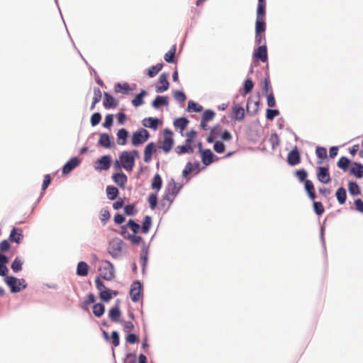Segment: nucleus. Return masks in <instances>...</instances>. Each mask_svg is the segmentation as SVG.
<instances>
[{
	"instance_id": "51",
	"label": "nucleus",
	"mask_w": 363,
	"mask_h": 363,
	"mask_svg": "<svg viewBox=\"0 0 363 363\" xmlns=\"http://www.w3.org/2000/svg\"><path fill=\"white\" fill-rule=\"evenodd\" d=\"M126 226L130 228L134 233H138L140 228V225L135 223L133 220H130Z\"/></svg>"
},
{
	"instance_id": "55",
	"label": "nucleus",
	"mask_w": 363,
	"mask_h": 363,
	"mask_svg": "<svg viewBox=\"0 0 363 363\" xmlns=\"http://www.w3.org/2000/svg\"><path fill=\"white\" fill-rule=\"evenodd\" d=\"M315 153L317 157L321 160L327 157V150L325 147H318L316 148Z\"/></svg>"
},
{
	"instance_id": "34",
	"label": "nucleus",
	"mask_w": 363,
	"mask_h": 363,
	"mask_svg": "<svg viewBox=\"0 0 363 363\" xmlns=\"http://www.w3.org/2000/svg\"><path fill=\"white\" fill-rule=\"evenodd\" d=\"M162 180L161 177L157 174L154 176L152 182V189H156L157 191H159L162 188Z\"/></svg>"
},
{
	"instance_id": "62",
	"label": "nucleus",
	"mask_w": 363,
	"mask_h": 363,
	"mask_svg": "<svg viewBox=\"0 0 363 363\" xmlns=\"http://www.w3.org/2000/svg\"><path fill=\"white\" fill-rule=\"evenodd\" d=\"M101 99V91L99 88L95 87L94 89L93 101L94 103H99Z\"/></svg>"
},
{
	"instance_id": "33",
	"label": "nucleus",
	"mask_w": 363,
	"mask_h": 363,
	"mask_svg": "<svg viewBox=\"0 0 363 363\" xmlns=\"http://www.w3.org/2000/svg\"><path fill=\"white\" fill-rule=\"evenodd\" d=\"M147 92L145 90H142L141 92L135 96L133 99L132 104L135 107H138L143 104V96H145Z\"/></svg>"
},
{
	"instance_id": "36",
	"label": "nucleus",
	"mask_w": 363,
	"mask_h": 363,
	"mask_svg": "<svg viewBox=\"0 0 363 363\" xmlns=\"http://www.w3.org/2000/svg\"><path fill=\"white\" fill-rule=\"evenodd\" d=\"M189 123V121L186 118H179L174 122L175 127L179 128L181 130H184Z\"/></svg>"
},
{
	"instance_id": "2",
	"label": "nucleus",
	"mask_w": 363,
	"mask_h": 363,
	"mask_svg": "<svg viewBox=\"0 0 363 363\" xmlns=\"http://www.w3.org/2000/svg\"><path fill=\"white\" fill-rule=\"evenodd\" d=\"M181 186H178L177 184L172 179L168 184L166 189V191L162 197V201H167L168 204L170 205L174 200L177 195L179 194Z\"/></svg>"
},
{
	"instance_id": "12",
	"label": "nucleus",
	"mask_w": 363,
	"mask_h": 363,
	"mask_svg": "<svg viewBox=\"0 0 363 363\" xmlns=\"http://www.w3.org/2000/svg\"><path fill=\"white\" fill-rule=\"evenodd\" d=\"M168 74L162 73L159 78V82L162 84L156 88L157 93H162L169 89V83L168 82Z\"/></svg>"
},
{
	"instance_id": "17",
	"label": "nucleus",
	"mask_w": 363,
	"mask_h": 363,
	"mask_svg": "<svg viewBox=\"0 0 363 363\" xmlns=\"http://www.w3.org/2000/svg\"><path fill=\"white\" fill-rule=\"evenodd\" d=\"M121 315V312L118 306H116L111 308L108 311V316H109L110 319L111 320V321H113V322H115V323L121 322V321L120 320Z\"/></svg>"
},
{
	"instance_id": "42",
	"label": "nucleus",
	"mask_w": 363,
	"mask_h": 363,
	"mask_svg": "<svg viewBox=\"0 0 363 363\" xmlns=\"http://www.w3.org/2000/svg\"><path fill=\"white\" fill-rule=\"evenodd\" d=\"M203 109V107L198 104L197 103L189 101L188 103V111H194V112H200Z\"/></svg>"
},
{
	"instance_id": "1",
	"label": "nucleus",
	"mask_w": 363,
	"mask_h": 363,
	"mask_svg": "<svg viewBox=\"0 0 363 363\" xmlns=\"http://www.w3.org/2000/svg\"><path fill=\"white\" fill-rule=\"evenodd\" d=\"M135 157H138L137 150L122 152L119 156L121 167L126 171L131 172L135 166Z\"/></svg>"
},
{
	"instance_id": "61",
	"label": "nucleus",
	"mask_w": 363,
	"mask_h": 363,
	"mask_svg": "<svg viewBox=\"0 0 363 363\" xmlns=\"http://www.w3.org/2000/svg\"><path fill=\"white\" fill-rule=\"evenodd\" d=\"M101 120V114L99 113H94L91 117V123L93 126H95L100 123Z\"/></svg>"
},
{
	"instance_id": "45",
	"label": "nucleus",
	"mask_w": 363,
	"mask_h": 363,
	"mask_svg": "<svg viewBox=\"0 0 363 363\" xmlns=\"http://www.w3.org/2000/svg\"><path fill=\"white\" fill-rule=\"evenodd\" d=\"M130 86L128 83H124L123 84L118 83L115 86V91L118 93L125 94L128 91Z\"/></svg>"
},
{
	"instance_id": "19",
	"label": "nucleus",
	"mask_w": 363,
	"mask_h": 363,
	"mask_svg": "<svg viewBox=\"0 0 363 363\" xmlns=\"http://www.w3.org/2000/svg\"><path fill=\"white\" fill-rule=\"evenodd\" d=\"M214 155L213 152L207 149L204 150L201 152V160L205 165H209L213 162Z\"/></svg>"
},
{
	"instance_id": "49",
	"label": "nucleus",
	"mask_w": 363,
	"mask_h": 363,
	"mask_svg": "<svg viewBox=\"0 0 363 363\" xmlns=\"http://www.w3.org/2000/svg\"><path fill=\"white\" fill-rule=\"evenodd\" d=\"M254 86V84L252 81L250 79H247L244 82V93L245 94H247L250 93Z\"/></svg>"
},
{
	"instance_id": "39",
	"label": "nucleus",
	"mask_w": 363,
	"mask_h": 363,
	"mask_svg": "<svg viewBox=\"0 0 363 363\" xmlns=\"http://www.w3.org/2000/svg\"><path fill=\"white\" fill-rule=\"evenodd\" d=\"M152 225V218L150 216H146L144 218L142 225V231L143 233H147Z\"/></svg>"
},
{
	"instance_id": "24",
	"label": "nucleus",
	"mask_w": 363,
	"mask_h": 363,
	"mask_svg": "<svg viewBox=\"0 0 363 363\" xmlns=\"http://www.w3.org/2000/svg\"><path fill=\"white\" fill-rule=\"evenodd\" d=\"M89 266L85 262L78 263L77 268V274L79 276L84 277L88 274Z\"/></svg>"
},
{
	"instance_id": "43",
	"label": "nucleus",
	"mask_w": 363,
	"mask_h": 363,
	"mask_svg": "<svg viewBox=\"0 0 363 363\" xmlns=\"http://www.w3.org/2000/svg\"><path fill=\"white\" fill-rule=\"evenodd\" d=\"M262 89H263V93L264 94H269L272 90V86H271V82H270V79H269V75H267L266 77H264V81H263V87H262Z\"/></svg>"
},
{
	"instance_id": "57",
	"label": "nucleus",
	"mask_w": 363,
	"mask_h": 363,
	"mask_svg": "<svg viewBox=\"0 0 363 363\" xmlns=\"http://www.w3.org/2000/svg\"><path fill=\"white\" fill-rule=\"evenodd\" d=\"M297 178L299 179L300 182H306V177H307V172L305 169H299L297 170L295 173Z\"/></svg>"
},
{
	"instance_id": "20",
	"label": "nucleus",
	"mask_w": 363,
	"mask_h": 363,
	"mask_svg": "<svg viewBox=\"0 0 363 363\" xmlns=\"http://www.w3.org/2000/svg\"><path fill=\"white\" fill-rule=\"evenodd\" d=\"M160 123V121L157 118H145L143 121V126L149 128H152L154 130H156L158 127V124Z\"/></svg>"
},
{
	"instance_id": "7",
	"label": "nucleus",
	"mask_w": 363,
	"mask_h": 363,
	"mask_svg": "<svg viewBox=\"0 0 363 363\" xmlns=\"http://www.w3.org/2000/svg\"><path fill=\"white\" fill-rule=\"evenodd\" d=\"M142 286L139 281H135L131 286L130 296L133 302L138 301L141 298Z\"/></svg>"
},
{
	"instance_id": "14",
	"label": "nucleus",
	"mask_w": 363,
	"mask_h": 363,
	"mask_svg": "<svg viewBox=\"0 0 363 363\" xmlns=\"http://www.w3.org/2000/svg\"><path fill=\"white\" fill-rule=\"evenodd\" d=\"M156 151V145L154 143H148L144 150L143 160L145 162H149L152 160V153Z\"/></svg>"
},
{
	"instance_id": "64",
	"label": "nucleus",
	"mask_w": 363,
	"mask_h": 363,
	"mask_svg": "<svg viewBox=\"0 0 363 363\" xmlns=\"http://www.w3.org/2000/svg\"><path fill=\"white\" fill-rule=\"evenodd\" d=\"M125 340L130 344H134V343L138 342L139 341L138 337L136 335L133 334V333H129L126 336Z\"/></svg>"
},
{
	"instance_id": "58",
	"label": "nucleus",
	"mask_w": 363,
	"mask_h": 363,
	"mask_svg": "<svg viewBox=\"0 0 363 363\" xmlns=\"http://www.w3.org/2000/svg\"><path fill=\"white\" fill-rule=\"evenodd\" d=\"M148 202L152 209H155L157 204V197L156 194H151L148 196Z\"/></svg>"
},
{
	"instance_id": "6",
	"label": "nucleus",
	"mask_w": 363,
	"mask_h": 363,
	"mask_svg": "<svg viewBox=\"0 0 363 363\" xmlns=\"http://www.w3.org/2000/svg\"><path fill=\"white\" fill-rule=\"evenodd\" d=\"M99 271L101 277L106 280H112L115 277L113 265L108 261L104 262Z\"/></svg>"
},
{
	"instance_id": "4",
	"label": "nucleus",
	"mask_w": 363,
	"mask_h": 363,
	"mask_svg": "<svg viewBox=\"0 0 363 363\" xmlns=\"http://www.w3.org/2000/svg\"><path fill=\"white\" fill-rule=\"evenodd\" d=\"M150 138L148 131L144 128H141L132 135L131 143L133 146H138L146 142Z\"/></svg>"
},
{
	"instance_id": "38",
	"label": "nucleus",
	"mask_w": 363,
	"mask_h": 363,
	"mask_svg": "<svg viewBox=\"0 0 363 363\" xmlns=\"http://www.w3.org/2000/svg\"><path fill=\"white\" fill-rule=\"evenodd\" d=\"M266 4H258L257 8V18L265 19Z\"/></svg>"
},
{
	"instance_id": "29",
	"label": "nucleus",
	"mask_w": 363,
	"mask_h": 363,
	"mask_svg": "<svg viewBox=\"0 0 363 363\" xmlns=\"http://www.w3.org/2000/svg\"><path fill=\"white\" fill-rule=\"evenodd\" d=\"M266 30V23L265 19H256L255 23V33H264Z\"/></svg>"
},
{
	"instance_id": "27",
	"label": "nucleus",
	"mask_w": 363,
	"mask_h": 363,
	"mask_svg": "<svg viewBox=\"0 0 363 363\" xmlns=\"http://www.w3.org/2000/svg\"><path fill=\"white\" fill-rule=\"evenodd\" d=\"M99 144L104 147H111V142L110 136L107 133H102L99 140Z\"/></svg>"
},
{
	"instance_id": "21",
	"label": "nucleus",
	"mask_w": 363,
	"mask_h": 363,
	"mask_svg": "<svg viewBox=\"0 0 363 363\" xmlns=\"http://www.w3.org/2000/svg\"><path fill=\"white\" fill-rule=\"evenodd\" d=\"M350 174L361 179L363 177V164L354 162V167L350 169Z\"/></svg>"
},
{
	"instance_id": "8",
	"label": "nucleus",
	"mask_w": 363,
	"mask_h": 363,
	"mask_svg": "<svg viewBox=\"0 0 363 363\" xmlns=\"http://www.w3.org/2000/svg\"><path fill=\"white\" fill-rule=\"evenodd\" d=\"M80 164V160L76 157L71 158L63 167L62 174L67 175L69 174L75 167Z\"/></svg>"
},
{
	"instance_id": "22",
	"label": "nucleus",
	"mask_w": 363,
	"mask_h": 363,
	"mask_svg": "<svg viewBox=\"0 0 363 363\" xmlns=\"http://www.w3.org/2000/svg\"><path fill=\"white\" fill-rule=\"evenodd\" d=\"M128 135V131L124 129L121 128L118 130L117 133V143L120 145H125L127 143V138Z\"/></svg>"
},
{
	"instance_id": "25",
	"label": "nucleus",
	"mask_w": 363,
	"mask_h": 363,
	"mask_svg": "<svg viewBox=\"0 0 363 363\" xmlns=\"http://www.w3.org/2000/svg\"><path fill=\"white\" fill-rule=\"evenodd\" d=\"M168 105V99L167 96H157L152 101V106L155 108H158L161 106Z\"/></svg>"
},
{
	"instance_id": "44",
	"label": "nucleus",
	"mask_w": 363,
	"mask_h": 363,
	"mask_svg": "<svg viewBox=\"0 0 363 363\" xmlns=\"http://www.w3.org/2000/svg\"><path fill=\"white\" fill-rule=\"evenodd\" d=\"M23 262L19 257H16L11 264V269L14 272H18L22 269Z\"/></svg>"
},
{
	"instance_id": "32",
	"label": "nucleus",
	"mask_w": 363,
	"mask_h": 363,
	"mask_svg": "<svg viewBox=\"0 0 363 363\" xmlns=\"http://www.w3.org/2000/svg\"><path fill=\"white\" fill-rule=\"evenodd\" d=\"M163 65L161 63H158L156 65L152 66L147 71V75L150 77H154L156 76L159 72L162 69Z\"/></svg>"
},
{
	"instance_id": "40",
	"label": "nucleus",
	"mask_w": 363,
	"mask_h": 363,
	"mask_svg": "<svg viewBox=\"0 0 363 363\" xmlns=\"http://www.w3.org/2000/svg\"><path fill=\"white\" fill-rule=\"evenodd\" d=\"M104 311H105V307L101 303H96L93 306V313L96 317H101L104 313Z\"/></svg>"
},
{
	"instance_id": "35",
	"label": "nucleus",
	"mask_w": 363,
	"mask_h": 363,
	"mask_svg": "<svg viewBox=\"0 0 363 363\" xmlns=\"http://www.w3.org/2000/svg\"><path fill=\"white\" fill-rule=\"evenodd\" d=\"M176 53V45H174L171 49L164 55V60L169 63L174 62V58Z\"/></svg>"
},
{
	"instance_id": "60",
	"label": "nucleus",
	"mask_w": 363,
	"mask_h": 363,
	"mask_svg": "<svg viewBox=\"0 0 363 363\" xmlns=\"http://www.w3.org/2000/svg\"><path fill=\"white\" fill-rule=\"evenodd\" d=\"M215 116V113L211 110H206L203 112L202 119L206 121H211Z\"/></svg>"
},
{
	"instance_id": "18",
	"label": "nucleus",
	"mask_w": 363,
	"mask_h": 363,
	"mask_svg": "<svg viewBox=\"0 0 363 363\" xmlns=\"http://www.w3.org/2000/svg\"><path fill=\"white\" fill-rule=\"evenodd\" d=\"M104 106L108 109L111 108H116L117 106V102L115 99L108 93H104V99L103 102Z\"/></svg>"
},
{
	"instance_id": "59",
	"label": "nucleus",
	"mask_w": 363,
	"mask_h": 363,
	"mask_svg": "<svg viewBox=\"0 0 363 363\" xmlns=\"http://www.w3.org/2000/svg\"><path fill=\"white\" fill-rule=\"evenodd\" d=\"M214 150L218 153H223L225 151V145L221 141H216L213 145Z\"/></svg>"
},
{
	"instance_id": "47",
	"label": "nucleus",
	"mask_w": 363,
	"mask_h": 363,
	"mask_svg": "<svg viewBox=\"0 0 363 363\" xmlns=\"http://www.w3.org/2000/svg\"><path fill=\"white\" fill-rule=\"evenodd\" d=\"M269 142L272 145V149H275L279 145V138L277 133L271 134L269 137Z\"/></svg>"
},
{
	"instance_id": "63",
	"label": "nucleus",
	"mask_w": 363,
	"mask_h": 363,
	"mask_svg": "<svg viewBox=\"0 0 363 363\" xmlns=\"http://www.w3.org/2000/svg\"><path fill=\"white\" fill-rule=\"evenodd\" d=\"M111 339L112 343L114 347H117L120 344V338L119 335L116 331H113L111 333Z\"/></svg>"
},
{
	"instance_id": "15",
	"label": "nucleus",
	"mask_w": 363,
	"mask_h": 363,
	"mask_svg": "<svg viewBox=\"0 0 363 363\" xmlns=\"http://www.w3.org/2000/svg\"><path fill=\"white\" fill-rule=\"evenodd\" d=\"M112 179L113 182L121 188L125 187L128 181L126 175L123 172L114 174L112 176Z\"/></svg>"
},
{
	"instance_id": "50",
	"label": "nucleus",
	"mask_w": 363,
	"mask_h": 363,
	"mask_svg": "<svg viewBox=\"0 0 363 363\" xmlns=\"http://www.w3.org/2000/svg\"><path fill=\"white\" fill-rule=\"evenodd\" d=\"M120 323L123 325L124 332H125L127 333H130L131 330H133L134 329V325L130 321L121 320Z\"/></svg>"
},
{
	"instance_id": "30",
	"label": "nucleus",
	"mask_w": 363,
	"mask_h": 363,
	"mask_svg": "<svg viewBox=\"0 0 363 363\" xmlns=\"http://www.w3.org/2000/svg\"><path fill=\"white\" fill-rule=\"evenodd\" d=\"M106 194L108 199L114 200L118 194V190L113 186H108L106 187Z\"/></svg>"
},
{
	"instance_id": "56",
	"label": "nucleus",
	"mask_w": 363,
	"mask_h": 363,
	"mask_svg": "<svg viewBox=\"0 0 363 363\" xmlns=\"http://www.w3.org/2000/svg\"><path fill=\"white\" fill-rule=\"evenodd\" d=\"M174 97L178 102H184L186 101V97L184 92L180 91H175L174 92Z\"/></svg>"
},
{
	"instance_id": "52",
	"label": "nucleus",
	"mask_w": 363,
	"mask_h": 363,
	"mask_svg": "<svg viewBox=\"0 0 363 363\" xmlns=\"http://www.w3.org/2000/svg\"><path fill=\"white\" fill-rule=\"evenodd\" d=\"M265 95L267 96L268 106L270 108L274 107L276 106V101L272 91Z\"/></svg>"
},
{
	"instance_id": "23",
	"label": "nucleus",
	"mask_w": 363,
	"mask_h": 363,
	"mask_svg": "<svg viewBox=\"0 0 363 363\" xmlns=\"http://www.w3.org/2000/svg\"><path fill=\"white\" fill-rule=\"evenodd\" d=\"M233 113L235 117V118L237 121H241L244 119L245 117V111L243 108L238 105H235L233 106Z\"/></svg>"
},
{
	"instance_id": "31",
	"label": "nucleus",
	"mask_w": 363,
	"mask_h": 363,
	"mask_svg": "<svg viewBox=\"0 0 363 363\" xmlns=\"http://www.w3.org/2000/svg\"><path fill=\"white\" fill-rule=\"evenodd\" d=\"M175 152L178 155H182L184 153H193L194 152V148L192 146H187V145H178L175 148Z\"/></svg>"
},
{
	"instance_id": "28",
	"label": "nucleus",
	"mask_w": 363,
	"mask_h": 363,
	"mask_svg": "<svg viewBox=\"0 0 363 363\" xmlns=\"http://www.w3.org/2000/svg\"><path fill=\"white\" fill-rule=\"evenodd\" d=\"M336 197L340 204H344L347 199L346 191L343 187L339 188L336 191Z\"/></svg>"
},
{
	"instance_id": "48",
	"label": "nucleus",
	"mask_w": 363,
	"mask_h": 363,
	"mask_svg": "<svg viewBox=\"0 0 363 363\" xmlns=\"http://www.w3.org/2000/svg\"><path fill=\"white\" fill-rule=\"evenodd\" d=\"M313 209L315 213L318 216L322 215L324 213V207L320 202L314 201L313 203Z\"/></svg>"
},
{
	"instance_id": "37",
	"label": "nucleus",
	"mask_w": 363,
	"mask_h": 363,
	"mask_svg": "<svg viewBox=\"0 0 363 363\" xmlns=\"http://www.w3.org/2000/svg\"><path fill=\"white\" fill-rule=\"evenodd\" d=\"M348 190L351 195L356 196L360 194V189L358 184L354 182L348 183Z\"/></svg>"
},
{
	"instance_id": "16",
	"label": "nucleus",
	"mask_w": 363,
	"mask_h": 363,
	"mask_svg": "<svg viewBox=\"0 0 363 363\" xmlns=\"http://www.w3.org/2000/svg\"><path fill=\"white\" fill-rule=\"evenodd\" d=\"M254 56L257 59H259L262 62L267 61V50L266 45H260L255 52Z\"/></svg>"
},
{
	"instance_id": "54",
	"label": "nucleus",
	"mask_w": 363,
	"mask_h": 363,
	"mask_svg": "<svg viewBox=\"0 0 363 363\" xmlns=\"http://www.w3.org/2000/svg\"><path fill=\"white\" fill-rule=\"evenodd\" d=\"M194 171V166L193 164L189 162L186 163L184 169L182 171V176L185 178L188 177L189 174H191Z\"/></svg>"
},
{
	"instance_id": "10",
	"label": "nucleus",
	"mask_w": 363,
	"mask_h": 363,
	"mask_svg": "<svg viewBox=\"0 0 363 363\" xmlns=\"http://www.w3.org/2000/svg\"><path fill=\"white\" fill-rule=\"evenodd\" d=\"M287 162L291 166H294L300 163L301 156L296 147L289 152Z\"/></svg>"
},
{
	"instance_id": "41",
	"label": "nucleus",
	"mask_w": 363,
	"mask_h": 363,
	"mask_svg": "<svg viewBox=\"0 0 363 363\" xmlns=\"http://www.w3.org/2000/svg\"><path fill=\"white\" fill-rule=\"evenodd\" d=\"M350 160L346 157H342L337 162V166L339 168L346 171L350 164Z\"/></svg>"
},
{
	"instance_id": "46",
	"label": "nucleus",
	"mask_w": 363,
	"mask_h": 363,
	"mask_svg": "<svg viewBox=\"0 0 363 363\" xmlns=\"http://www.w3.org/2000/svg\"><path fill=\"white\" fill-rule=\"evenodd\" d=\"M99 297L102 301L108 302L112 298L111 292L110 290L106 289L99 292Z\"/></svg>"
},
{
	"instance_id": "5",
	"label": "nucleus",
	"mask_w": 363,
	"mask_h": 363,
	"mask_svg": "<svg viewBox=\"0 0 363 363\" xmlns=\"http://www.w3.org/2000/svg\"><path fill=\"white\" fill-rule=\"evenodd\" d=\"M174 145L173 133L169 130L165 129L163 133V140L160 148L166 153L169 152Z\"/></svg>"
},
{
	"instance_id": "9",
	"label": "nucleus",
	"mask_w": 363,
	"mask_h": 363,
	"mask_svg": "<svg viewBox=\"0 0 363 363\" xmlns=\"http://www.w3.org/2000/svg\"><path fill=\"white\" fill-rule=\"evenodd\" d=\"M111 159L109 155H104L96 162V169L99 170H107L111 167Z\"/></svg>"
},
{
	"instance_id": "26",
	"label": "nucleus",
	"mask_w": 363,
	"mask_h": 363,
	"mask_svg": "<svg viewBox=\"0 0 363 363\" xmlns=\"http://www.w3.org/2000/svg\"><path fill=\"white\" fill-rule=\"evenodd\" d=\"M305 189L308 192L310 199L311 200H314L315 199V192L313 182L310 180H306Z\"/></svg>"
},
{
	"instance_id": "3",
	"label": "nucleus",
	"mask_w": 363,
	"mask_h": 363,
	"mask_svg": "<svg viewBox=\"0 0 363 363\" xmlns=\"http://www.w3.org/2000/svg\"><path fill=\"white\" fill-rule=\"evenodd\" d=\"M6 283L11 288L12 293H16L25 289L27 286L25 279H16L14 277H7Z\"/></svg>"
},
{
	"instance_id": "53",
	"label": "nucleus",
	"mask_w": 363,
	"mask_h": 363,
	"mask_svg": "<svg viewBox=\"0 0 363 363\" xmlns=\"http://www.w3.org/2000/svg\"><path fill=\"white\" fill-rule=\"evenodd\" d=\"M279 115V111L277 109H267L266 117L268 120L272 121L276 116Z\"/></svg>"
},
{
	"instance_id": "13",
	"label": "nucleus",
	"mask_w": 363,
	"mask_h": 363,
	"mask_svg": "<svg viewBox=\"0 0 363 363\" xmlns=\"http://www.w3.org/2000/svg\"><path fill=\"white\" fill-rule=\"evenodd\" d=\"M23 239V235L22 229L13 228L9 235V241L19 244L21 242Z\"/></svg>"
},
{
	"instance_id": "11",
	"label": "nucleus",
	"mask_w": 363,
	"mask_h": 363,
	"mask_svg": "<svg viewBox=\"0 0 363 363\" xmlns=\"http://www.w3.org/2000/svg\"><path fill=\"white\" fill-rule=\"evenodd\" d=\"M318 179L323 184H328L330 182V176L328 167H320L318 168Z\"/></svg>"
}]
</instances>
